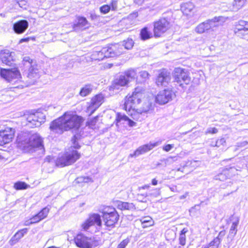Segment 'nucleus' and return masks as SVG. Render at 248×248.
Segmentation results:
<instances>
[{"mask_svg": "<svg viewBox=\"0 0 248 248\" xmlns=\"http://www.w3.org/2000/svg\"><path fill=\"white\" fill-rule=\"evenodd\" d=\"M117 207L121 210L133 211L135 209V207L133 203L119 202L117 203Z\"/></svg>", "mask_w": 248, "mask_h": 248, "instance_id": "nucleus-29", "label": "nucleus"}, {"mask_svg": "<svg viewBox=\"0 0 248 248\" xmlns=\"http://www.w3.org/2000/svg\"><path fill=\"white\" fill-rule=\"evenodd\" d=\"M140 222L141 224L148 223V225H153L154 223L152 218L149 216L141 218Z\"/></svg>", "mask_w": 248, "mask_h": 248, "instance_id": "nucleus-45", "label": "nucleus"}, {"mask_svg": "<svg viewBox=\"0 0 248 248\" xmlns=\"http://www.w3.org/2000/svg\"><path fill=\"white\" fill-rule=\"evenodd\" d=\"M26 125L30 127H38L45 121V116L40 112L29 114L26 117Z\"/></svg>", "mask_w": 248, "mask_h": 248, "instance_id": "nucleus-10", "label": "nucleus"}, {"mask_svg": "<svg viewBox=\"0 0 248 248\" xmlns=\"http://www.w3.org/2000/svg\"><path fill=\"white\" fill-rule=\"evenodd\" d=\"M96 118H95L91 120L89 122H88V124H89V126L91 128L93 129V126H94L95 123H96Z\"/></svg>", "mask_w": 248, "mask_h": 248, "instance_id": "nucleus-54", "label": "nucleus"}, {"mask_svg": "<svg viewBox=\"0 0 248 248\" xmlns=\"http://www.w3.org/2000/svg\"><path fill=\"white\" fill-rule=\"evenodd\" d=\"M248 144V142L247 141H243L240 142H237L236 145H235L236 148L234 149L235 151H236L238 149V148L239 147H243L247 146Z\"/></svg>", "mask_w": 248, "mask_h": 248, "instance_id": "nucleus-49", "label": "nucleus"}, {"mask_svg": "<svg viewBox=\"0 0 248 248\" xmlns=\"http://www.w3.org/2000/svg\"><path fill=\"white\" fill-rule=\"evenodd\" d=\"M144 0H135V2L138 4H141Z\"/></svg>", "mask_w": 248, "mask_h": 248, "instance_id": "nucleus-62", "label": "nucleus"}, {"mask_svg": "<svg viewBox=\"0 0 248 248\" xmlns=\"http://www.w3.org/2000/svg\"><path fill=\"white\" fill-rule=\"evenodd\" d=\"M28 229L24 228L18 231L11 239V245H14L22 237H23L25 234L27 233Z\"/></svg>", "mask_w": 248, "mask_h": 248, "instance_id": "nucleus-28", "label": "nucleus"}, {"mask_svg": "<svg viewBox=\"0 0 248 248\" xmlns=\"http://www.w3.org/2000/svg\"><path fill=\"white\" fill-rule=\"evenodd\" d=\"M140 75L142 78H148L149 74L147 71H143L140 73Z\"/></svg>", "mask_w": 248, "mask_h": 248, "instance_id": "nucleus-55", "label": "nucleus"}, {"mask_svg": "<svg viewBox=\"0 0 248 248\" xmlns=\"http://www.w3.org/2000/svg\"><path fill=\"white\" fill-rule=\"evenodd\" d=\"M156 192L157 193H155V194H154L153 193H149L148 195H147V194H146V196H154V197H156L157 195L159 194V193H158V191H156Z\"/></svg>", "mask_w": 248, "mask_h": 248, "instance_id": "nucleus-59", "label": "nucleus"}, {"mask_svg": "<svg viewBox=\"0 0 248 248\" xmlns=\"http://www.w3.org/2000/svg\"><path fill=\"white\" fill-rule=\"evenodd\" d=\"M127 122L128 125L130 127H133L136 125V123L130 119L127 116L121 113L118 112L116 114L115 119V124L117 126H118L119 123L122 122Z\"/></svg>", "mask_w": 248, "mask_h": 248, "instance_id": "nucleus-25", "label": "nucleus"}, {"mask_svg": "<svg viewBox=\"0 0 248 248\" xmlns=\"http://www.w3.org/2000/svg\"><path fill=\"white\" fill-rule=\"evenodd\" d=\"M124 75L126 76L127 79H134L137 75L136 72L134 69H130L125 73Z\"/></svg>", "mask_w": 248, "mask_h": 248, "instance_id": "nucleus-42", "label": "nucleus"}, {"mask_svg": "<svg viewBox=\"0 0 248 248\" xmlns=\"http://www.w3.org/2000/svg\"><path fill=\"white\" fill-rule=\"evenodd\" d=\"M89 181L93 182V180L91 178L85 176L78 177L75 180L76 183H88Z\"/></svg>", "mask_w": 248, "mask_h": 248, "instance_id": "nucleus-43", "label": "nucleus"}, {"mask_svg": "<svg viewBox=\"0 0 248 248\" xmlns=\"http://www.w3.org/2000/svg\"><path fill=\"white\" fill-rule=\"evenodd\" d=\"M92 86L87 84L82 87L79 92V95L82 97H85L89 94L92 91Z\"/></svg>", "mask_w": 248, "mask_h": 248, "instance_id": "nucleus-35", "label": "nucleus"}, {"mask_svg": "<svg viewBox=\"0 0 248 248\" xmlns=\"http://www.w3.org/2000/svg\"><path fill=\"white\" fill-rule=\"evenodd\" d=\"M30 40V38L29 37H27V38H22L21 39L20 41H19V43H22L23 42H27L29 41Z\"/></svg>", "mask_w": 248, "mask_h": 248, "instance_id": "nucleus-58", "label": "nucleus"}, {"mask_svg": "<svg viewBox=\"0 0 248 248\" xmlns=\"http://www.w3.org/2000/svg\"><path fill=\"white\" fill-rule=\"evenodd\" d=\"M103 99L104 97L102 94L96 95L92 99L90 107L92 109H96L102 104Z\"/></svg>", "mask_w": 248, "mask_h": 248, "instance_id": "nucleus-26", "label": "nucleus"}, {"mask_svg": "<svg viewBox=\"0 0 248 248\" xmlns=\"http://www.w3.org/2000/svg\"><path fill=\"white\" fill-rule=\"evenodd\" d=\"M17 141L18 146L25 152H33L37 150L41 153L45 152L43 139L37 133L21 134L18 136Z\"/></svg>", "mask_w": 248, "mask_h": 248, "instance_id": "nucleus-2", "label": "nucleus"}, {"mask_svg": "<svg viewBox=\"0 0 248 248\" xmlns=\"http://www.w3.org/2000/svg\"><path fill=\"white\" fill-rule=\"evenodd\" d=\"M209 25H207L206 20L201 24H200L195 28V31L198 33H202L209 30Z\"/></svg>", "mask_w": 248, "mask_h": 248, "instance_id": "nucleus-33", "label": "nucleus"}, {"mask_svg": "<svg viewBox=\"0 0 248 248\" xmlns=\"http://www.w3.org/2000/svg\"><path fill=\"white\" fill-rule=\"evenodd\" d=\"M226 142V140L224 138H221L219 140H217L215 142V145H212L213 147H219L221 145H223Z\"/></svg>", "mask_w": 248, "mask_h": 248, "instance_id": "nucleus-48", "label": "nucleus"}, {"mask_svg": "<svg viewBox=\"0 0 248 248\" xmlns=\"http://www.w3.org/2000/svg\"><path fill=\"white\" fill-rule=\"evenodd\" d=\"M188 196V192H186L184 195L180 196L179 199L182 200L186 198Z\"/></svg>", "mask_w": 248, "mask_h": 248, "instance_id": "nucleus-57", "label": "nucleus"}, {"mask_svg": "<svg viewBox=\"0 0 248 248\" xmlns=\"http://www.w3.org/2000/svg\"><path fill=\"white\" fill-rule=\"evenodd\" d=\"M76 136L72 139L73 146L64 154L59 155L55 163L58 167H63L74 163L80 157V154L74 149H79L80 146L77 142Z\"/></svg>", "mask_w": 248, "mask_h": 248, "instance_id": "nucleus-3", "label": "nucleus"}, {"mask_svg": "<svg viewBox=\"0 0 248 248\" xmlns=\"http://www.w3.org/2000/svg\"><path fill=\"white\" fill-rule=\"evenodd\" d=\"M129 81V79H127L126 76L124 75H120L119 77L115 80V84L121 86L126 85Z\"/></svg>", "mask_w": 248, "mask_h": 248, "instance_id": "nucleus-34", "label": "nucleus"}, {"mask_svg": "<svg viewBox=\"0 0 248 248\" xmlns=\"http://www.w3.org/2000/svg\"><path fill=\"white\" fill-rule=\"evenodd\" d=\"M170 81V72L165 69L162 70L159 73L156 79V83L158 86H167Z\"/></svg>", "mask_w": 248, "mask_h": 248, "instance_id": "nucleus-18", "label": "nucleus"}, {"mask_svg": "<svg viewBox=\"0 0 248 248\" xmlns=\"http://www.w3.org/2000/svg\"><path fill=\"white\" fill-rule=\"evenodd\" d=\"M152 36V33L150 32L147 27L142 29L140 31V37L142 40H145L149 39Z\"/></svg>", "mask_w": 248, "mask_h": 248, "instance_id": "nucleus-38", "label": "nucleus"}, {"mask_svg": "<svg viewBox=\"0 0 248 248\" xmlns=\"http://www.w3.org/2000/svg\"><path fill=\"white\" fill-rule=\"evenodd\" d=\"M134 41L132 39L127 38L126 40H124L121 43V44H118L120 45L119 47L117 48L119 50L123 51V47L124 46L126 49H130L133 46Z\"/></svg>", "mask_w": 248, "mask_h": 248, "instance_id": "nucleus-30", "label": "nucleus"}, {"mask_svg": "<svg viewBox=\"0 0 248 248\" xmlns=\"http://www.w3.org/2000/svg\"><path fill=\"white\" fill-rule=\"evenodd\" d=\"M173 148V145L167 144L163 147V149L166 152H169Z\"/></svg>", "mask_w": 248, "mask_h": 248, "instance_id": "nucleus-53", "label": "nucleus"}, {"mask_svg": "<svg viewBox=\"0 0 248 248\" xmlns=\"http://www.w3.org/2000/svg\"><path fill=\"white\" fill-rule=\"evenodd\" d=\"M158 145V142L150 143L139 147L133 154L129 155V157H136L150 151Z\"/></svg>", "mask_w": 248, "mask_h": 248, "instance_id": "nucleus-16", "label": "nucleus"}, {"mask_svg": "<svg viewBox=\"0 0 248 248\" xmlns=\"http://www.w3.org/2000/svg\"><path fill=\"white\" fill-rule=\"evenodd\" d=\"M29 26V23L26 20H21L15 23L13 30L17 34H21L25 32Z\"/></svg>", "mask_w": 248, "mask_h": 248, "instance_id": "nucleus-22", "label": "nucleus"}, {"mask_svg": "<svg viewBox=\"0 0 248 248\" xmlns=\"http://www.w3.org/2000/svg\"><path fill=\"white\" fill-rule=\"evenodd\" d=\"M246 0H234L233 4V10L237 11L241 8L245 4Z\"/></svg>", "mask_w": 248, "mask_h": 248, "instance_id": "nucleus-39", "label": "nucleus"}, {"mask_svg": "<svg viewBox=\"0 0 248 248\" xmlns=\"http://www.w3.org/2000/svg\"><path fill=\"white\" fill-rule=\"evenodd\" d=\"M102 213L103 221L107 227H113L118 221L119 215L114 208L107 207Z\"/></svg>", "mask_w": 248, "mask_h": 248, "instance_id": "nucleus-6", "label": "nucleus"}, {"mask_svg": "<svg viewBox=\"0 0 248 248\" xmlns=\"http://www.w3.org/2000/svg\"><path fill=\"white\" fill-rule=\"evenodd\" d=\"M232 220L233 221L230 229L228 236L232 238H233L237 232V227L239 224V219L238 217H232Z\"/></svg>", "mask_w": 248, "mask_h": 248, "instance_id": "nucleus-27", "label": "nucleus"}, {"mask_svg": "<svg viewBox=\"0 0 248 248\" xmlns=\"http://www.w3.org/2000/svg\"><path fill=\"white\" fill-rule=\"evenodd\" d=\"M52 159V158L50 156H47L46 157L45 159V162H50L51 160Z\"/></svg>", "mask_w": 248, "mask_h": 248, "instance_id": "nucleus-60", "label": "nucleus"}, {"mask_svg": "<svg viewBox=\"0 0 248 248\" xmlns=\"http://www.w3.org/2000/svg\"><path fill=\"white\" fill-rule=\"evenodd\" d=\"M110 10V6L108 5H104L100 8L101 13L106 14Z\"/></svg>", "mask_w": 248, "mask_h": 248, "instance_id": "nucleus-46", "label": "nucleus"}, {"mask_svg": "<svg viewBox=\"0 0 248 248\" xmlns=\"http://www.w3.org/2000/svg\"><path fill=\"white\" fill-rule=\"evenodd\" d=\"M143 96V94L139 88H136L132 94L125 99L124 108L126 110L130 111L131 109H135L136 105L139 104L141 99Z\"/></svg>", "mask_w": 248, "mask_h": 248, "instance_id": "nucleus-4", "label": "nucleus"}, {"mask_svg": "<svg viewBox=\"0 0 248 248\" xmlns=\"http://www.w3.org/2000/svg\"><path fill=\"white\" fill-rule=\"evenodd\" d=\"M49 212V209L46 207L42 209L37 214L31 218L30 223H36L46 218Z\"/></svg>", "mask_w": 248, "mask_h": 248, "instance_id": "nucleus-24", "label": "nucleus"}, {"mask_svg": "<svg viewBox=\"0 0 248 248\" xmlns=\"http://www.w3.org/2000/svg\"><path fill=\"white\" fill-rule=\"evenodd\" d=\"M218 132V130L217 128L214 127V128H209L207 129V131H206L205 133L207 134H215L217 133Z\"/></svg>", "mask_w": 248, "mask_h": 248, "instance_id": "nucleus-52", "label": "nucleus"}, {"mask_svg": "<svg viewBox=\"0 0 248 248\" xmlns=\"http://www.w3.org/2000/svg\"><path fill=\"white\" fill-rule=\"evenodd\" d=\"M148 224H149L148 223H144V224H142V226L143 228H145L148 227L152 226V225H148Z\"/></svg>", "mask_w": 248, "mask_h": 248, "instance_id": "nucleus-64", "label": "nucleus"}, {"mask_svg": "<svg viewBox=\"0 0 248 248\" xmlns=\"http://www.w3.org/2000/svg\"><path fill=\"white\" fill-rule=\"evenodd\" d=\"M226 18L224 16H215L213 18L206 20L207 25H209V30L214 28L217 27L222 25L226 21Z\"/></svg>", "mask_w": 248, "mask_h": 248, "instance_id": "nucleus-23", "label": "nucleus"}, {"mask_svg": "<svg viewBox=\"0 0 248 248\" xmlns=\"http://www.w3.org/2000/svg\"><path fill=\"white\" fill-rule=\"evenodd\" d=\"M225 232L224 231H221L218 234V236H217V237L218 238H219V236L223 237L225 235Z\"/></svg>", "mask_w": 248, "mask_h": 248, "instance_id": "nucleus-63", "label": "nucleus"}, {"mask_svg": "<svg viewBox=\"0 0 248 248\" xmlns=\"http://www.w3.org/2000/svg\"><path fill=\"white\" fill-rule=\"evenodd\" d=\"M157 180H156V179H153L152 181V184L153 185V186H156L157 184Z\"/></svg>", "mask_w": 248, "mask_h": 248, "instance_id": "nucleus-61", "label": "nucleus"}, {"mask_svg": "<svg viewBox=\"0 0 248 248\" xmlns=\"http://www.w3.org/2000/svg\"><path fill=\"white\" fill-rule=\"evenodd\" d=\"M221 242L220 239L218 237H216L212 241L209 245L205 248H218Z\"/></svg>", "mask_w": 248, "mask_h": 248, "instance_id": "nucleus-40", "label": "nucleus"}, {"mask_svg": "<svg viewBox=\"0 0 248 248\" xmlns=\"http://www.w3.org/2000/svg\"><path fill=\"white\" fill-rule=\"evenodd\" d=\"M23 62L25 66L30 67L28 78L31 80L29 81V83L33 84L40 77L38 66L29 57H25Z\"/></svg>", "mask_w": 248, "mask_h": 248, "instance_id": "nucleus-5", "label": "nucleus"}, {"mask_svg": "<svg viewBox=\"0 0 248 248\" xmlns=\"http://www.w3.org/2000/svg\"><path fill=\"white\" fill-rule=\"evenodd\" d=\"M110 9L112 11H116L117 9V1L113 0L110 4Z\"/></svg>", "mask_w": 248, "mask_h": 248, "instance_id": "nucleus-51", "label": "nucleus"}, {"mask_svg": "<svg viewBox=\"0 0 248 248\" xmlns=\"http://www.w3.org/2000/svg\"><path fill=\"white\" fill-rule=\"evenodd\" d=\"M200 165V162L199 161L193 160V161H188L186 165L184 166L186 167H190L191 168H195L198 167Z\"/></svg>", "mask_w": 248, "mask_h": 248, "instance_id": "nucleus-44", "label": "nucleus"}, {"mask_svg": "<svg viewBox=\"0 0 248 248\" xmlns=\"http://www.w3.org/2000/svg\"><path fill=\"white\" fill-rule=\"evenodd\" d=\"M0 75L9 82L17 81L21 78V74L17 68L5 69L1 68Z\"/></svg>", "mask_w": 248, "mask_h": 248, "instance_id": "nucleus-8", "label": "nucleus"}, {"mask_svg": "<svg viewBox=\"0 0 248 248\" xmlns=\"http://www.w3.org/2000/svg\"><path fill=\"white\" fill-rule=\"evenodd\" d=\"M15 129L7 127L0 130V146L10 143L14 138Z\"/></svg>", "mask_w": 248, "mask_h": 248, "instance_id": "nucleus-11", "label": "nucleus"}, {"mask_svg": "<svg viewBox=\"0 0 248 248\" xmlns=\"http://www.w3.org/2000/svg\"><path fill=\"white\" fill-rule=\"evenodd\" d=\"M82 121L81 117L71 112H66L62 116L52 122L49 128L52 132L61 134L64 131L78 128Z\"/></svg>", "mask_w": 248, "mask_h": 248, "instance_id": "nucleus-1", "label": "nucleus"}, {"mask_svg": "<svg viewBox=\"0 0 248 248\" xmlns=\"http://www.w3.org/2000/svg\"><path fill=\"white\" fill-rule=\"evenodd\" d=\"M95 224L100 227L102 225V221L99 214H93L82 224V227L83 229L86 231L90 226Z\"/></svg>", "mask_w": 248, "mask_h": 248, "instance_id": "nucleus-14", "label": "nucleus"}, {"mask_svg": "<svg viewBox=\"0 0 248 248\" xmlns=\"http://www.w3.org/2000/svg\"><path fill=\"white\" fill-rule=\"evenodd\" d=\"M194 7L192 3L189 2L184 3L181 6V11L184 14L188 15L190 13Z\"/></svg>", "mask_w": 248, "mask_h": 248, "instance_id": "nucleus-32", "label": "nucleus"}, {"mask_svg": "<svg viewBox=\"0 0 248 248\" xmlns=\"http://www.w3.org/2000/svg\"><path fill=\"white\" fill-rule=\"evenodd\" d=\"M91 58L92 60L95 61H101L103 60L105 58L104 53L103 51V49H102L100 51H95L93 52L92 55H91Z\"/></svg>", "mask_w": 248, "mask_h": 248, "instance_id": "nucleus-36", "label": "nucleus"}, {"mask_svg": "<svg viewBox=\"0 0 248 248\" xmlns=\"http://www.w3.org/2000/svg\"><path fill=\"white\" fill-rule=\"evenodd\" d=\"M90 26V23L85 17L79 16L72 25V31H82L88 29Z\"/></svg>", "mask_w": 248, "mask_h": 248, "instance_id": "nucleus-17", "label": "nucleus"}, {"mask_svg": "<svg viewBox=\"0 0 248 248\" xmlns=\"http://www.w3.org/2000/svg\"><path fill=\"white\" fill-rule=\"evenodd\" d=\"M188 232L187 228H184L180 232L179 240V244L182 246H184L186 244V233Z\"/></svg>", "mask_w": 248, "mask_h": 248, "instance_id": "nucleus-37", "label": "nucleus"}, {"mask_svg": "<svg viewBox=\"0 0 248 248\" xmlns=\"http://www.w3.org/2000/svg\"><path fill=\"white\" fill-rule=\"evenodd\" d=\"M170 27V23L165 18H161L154 22V32L155 37H160Z\"/></svg>", "mask_w": 248, "mask_h": 248, "instance_id": "nucleus-9", "label": "nucleus"}, {"mask_svg": "<svg viewBox=\"0 0 248 248\" xmlns=\"http://www.w3.org/2000/svg\"><path fill=\"white\" fill-rule=\"evenodd\" d=\"M151 107H152V105L149 102L145 103L144 105V106L142 108V109H139V111L137 112V114H134V116H133L132 118L134 120L138 121L139 120V113L142 114V113H146V112H148L151 109Z\"/></svg>", "mask_w": 248, "mask_h": 248, "instance_id": "nucleus-31", "label": "nucleus"}, {"mask_svg": "<svg viewBox=\"0 0 248 248\" xmlns=\"http://www.w3.org/2000/svg\"><path fill=\"white\" fill-rule=\"evenodd\" d=\"M237 170L234 167H231L229 169L226 168L224 169L222 171L218 174L215 176L216 180H218L221 181H223L234 175L236 172Z\"/></svg>", "mask_w": 248, "mask_h": 248, "instance_id": "nucleus-20", "label": "nucleus"}, {"mask_svg": "<svg viewBox=\"0 0 248 248\" xmlns=\"http://www.w3.org/2000/svg\"><path fill=\"white\" fill-rule=\"evenodd\" d=\"M178 159V157L177 156H174V157H168L166 161L167 162H169V163H172L173 162V161H176Z\"/></svg>", "mask_w": 248, "mask_h": 248, "instance_id": "nucleus-56", "label": "nucleus"}, {"mask_svg": "<svg viewBox=\"0 0 248 248\" xmlns=\"http://www.w3.org/2000/svg\"><path fill=\"white\" fill-rule=\"evenodd\" d=\"M119 46L115 44L111 45V46H108L103 48L105 58L113 57L121 55L122 51L117 48Z\"/></svg>", "mask_w": 248, "mask_h": 248, "instance_id": "nucleus-19", "label": "nucleus"}, {"mask_svg": "<svg viewBox=\"0 0 248 248\" xmlns=\"http://www.w3.org/2000/svg\"><path fill=\"white\" fill-rule=\"evenodd\" d=\"M29 186L25 182H18L15 184L14 188L17 190L26 189Z\"/></svg>", "mask_w": 248, "mask_h": 248, "instance_id": "nucleus-41", "label": "nucleus"}, {"mask_svg": "<svg viewBox=\"0 0 248 248\" xmlns=\"http://www.w3.org/2000/svg\"><path fill=\"white\" fill-rule=\"evenodd\" d=\"M77 247L80 248H92L91 239L82 234H78L74 238Z\"/></svg>", "mask_w": 248, "mask_h": 248, "instance_id": "nucleus-15", "label": "nucleus"}, {"mask_svg": "<svg viewBox=\"0 0 248 248\" xmlns=\"http://www.w3.org/2000/svg\"><path fill=\"white\" fill-rule=\"evenodd\" d=\"M234 34L240 38L248 35V21L240 20L235 24Z\"/></svg>", "mask_w": 248, "mask_h": 248, "instance_id": "nucleus-12", "label": "nucleus"}, {"mask_svg": "<svg viewBox=\"0 0 248 248\" xmlns=\"http://www.w3.org/2000/svg\"><path fill=\"white\" fill-rule=\"evenodd\" d=\"M14 53L11 52L8 49L1 50L0 52V59L2 63L11 66L13 62Z\"/></svg>", "mask_w": 248, "mask_h": 248, "instance_id": "nucleus-21", "label": "nucleus"}, {"mask_svg": "<svg viewBox=\"0 0 248 248\" xmlns=\"http://www.w3.org/2000/svg\"><path fill=\"white\" fill-rule=\"evenodd\" d=\"M129 242L128 240L124 239L119 244L117 248H125Z\"/></svg>", "mask_w": 248, "mask_h": 248, "instance_id": "nucleus-50", "label": "nucleus"}, {"mask_svg": "<svg viewBox=\"0 0 248 248\" xmlns=\"http://www.w3.org/2000/svg\"><path fill=\"white\" fill-rule=\"evenodd\" d=\"M175 96L174 93L170 90L165 89L160 91L156 96V101L160 104H165L172 99Z\"/></svg>", "mask_w": 248, "mask_h": 248, "instance_id": "nucleus-13", "label": "nucleus"}, {"mask_svg": "<svg viewBox=\"0 0 248 248\" xmlns=\"http://www.w3.org/2000/svg\"><path fill=\"white\" fill-rule=\"evenodd\" d=\"M19 6L23 9H26L28 7L26 0H16Z\"/></svg>", "mask_w": 248, "mask_h": 248, "instance_id": "nucleus-47", "label": "nucleus"}, {"mask_svg": "<svg viewBox=\"0 0 248 248\" xmlns=\"http://www.w3.org/2000/svg\"><path fill=\"white\" fill-rule=\"evenodd\" d=\"M173 78L174 82H177L179 86L184 88V84H189L191 78L185 70L181 68H176L174 70Z\"/></svg>", "mask_w": 248, "mask_h": 248, "instance_id": "nucleus-7", "label": "nucleus"}]
</instances>
